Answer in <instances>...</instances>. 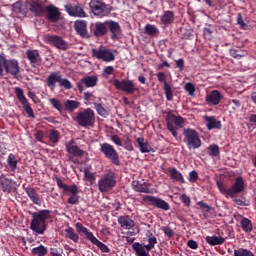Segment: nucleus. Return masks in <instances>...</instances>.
I'll return each instance as SVG.
<instances>
[{
  "label": "nucleus",
  "mask_w": 256,
  "mask_h": 256,
  "mask_svg": "<svg viewBox=\"0 0 256 256\" xmlns=\"http://www.w3.org/2000/svg\"><path fill=\"white\" fill-rule=\"evenodd\" d=\"M30 214L33 217L30 224V229L37 234H44V232L47 230V220L51 219V211L48 209H43Z\"/></svg>",
  "instance_id": "f257e3e1"
},
{
  "label": "nucleus",
  "mask_w": 256,
  "mask_h": 256,
  "mask_svg": "<svg viewBox=\"0 0 256 256\" xmlns=\"http://www.w3.org/2000/svg\"><path fill=\"white\" fill-rule=\"evenodd\" d=\"M4 71L14 79H18L21 72L19 61L16 59H7L4 53L0 54V77H4Z\"/></svg>",
  "instance_id": "f03ea898"
},
{
  "label": "nucleus",
  "mask_w": 256,
  "mask_h": 256,
  "mask_svg": "<svg viewBox=\"0 0 256 256\" xmlns=\"http://www.w3.org/2000/svg\"><path fill=\"white\" fill-rule=\"evenodd\" d=\"M56 184L59 189H63V194L68 196V204L78 205L80 203V188L77 185H66L59 177H56Z\"/></svg>",
  "instance_id": "7ed1b4c3"
},
{
  "label": "nucleus",
  "mask_w": 256,
  "mask_h": 256,
  "mask_svg": "<svg viewBox=\"0 0 256 256\" xmlns=\"http://www.w3.org/2000/svg\"><path fill=\"white\" fill-rule=\"evenodd\" d=\"M76 231L80 235H85L86 239L90 241L92 244L96 245L98 249H101L103 253H108L110 251L108 246L100 242L98 238L94 236L93 232L89 231L88 228L83 226L81 222L76 223Z\"/></svg>",
  "instance_id": "20e7f679"
},
{
  "label": "nucleus",
  "mask_w": 256,
  "mask_h": 256,
  "mask_svg": "<svg viewBox=\"0 0 256 256\" xmlns=\"http://www.w3.org/2000/svg\"><path fill=\"white\" fill-rule=\"evenodd\" d=\"M183 142L186 144L188 149L196 150L202 146L199 133L191 128L183 130Z\"/></svg>",
  "instance_id": "39448f33"
},
{
  "label": "nucleus",
  "mask_w": 256,
  "mask_h": 256,
  "mask_svg": "<svg viewBox=\"0 0 256 256\" xmlns=\"http://www.w3.org/2000/svg\"><path fill=\"white\" fill-rule=\"evenodd\" d=\"M185 124V119L182 116H176L172 114L171 111L168 112L166 116V125L167 129L170 131L171 135L174 138H177L178 132L177 129L183 128Z\"/></svg>",
  "instance_id": "423d86ee"
},
{
  "label": "nucleus",
  "mask_w": 256,
  "mask_h": 256,
  "mask_svg": "<svg viewBox=\"0 0 256 256\" xmlns=\"http://www.w3.org/2000/svg\"><path fill=\"white\" fill-rule=\"evenodd\" d=\"M76 122L84 128L93 127L95 124V112L91 108L77 113Z\"/></svg>",
  "instance_id": "0eeeda50"
},
{
  "label": "nucleus",
  "mask_w": 256,
  "mask_h": 256,
  "mask_svg": "<svg viewBox=\"0 0 256 256\" xmlns=\"http://www.w3.org/2000/svg\"><path fill=\"white\" fill-rule=\"evenodd\" d=\"M99 151L112 164L117 165V166L121 165L120 156H119L118 152L116 151L115 146H113L107 142H104V143L100 144Z\"/></svg>",
  "instance_id": "6e6552de"
},
{
  "label": "nucleus",
  "mask_w": 256,
  "mask_h": 256,
  "mask_svg": "<svg viewBox=\"0 0 256 256\" xmlns=\"http://www.w3.org/2000/svg\"><path fill=\"white\" fill-rule=\"evenodd\" d=\"M116 186L115 174L108 173L98 180V189L101 193H108Z\"/></svg>",
  "instance_id": "1a4fd4ad"
},
{
  "label": "nucleus",
  "mask_w": 256,
  "mask_h": 256,
  "mask_svg": "<svg viewBox=\"0 0 256 256\" xmlns=\"http://www.w3.org/2000/svg\"><path fill=\"white\" fill-rule=\"evenodd\" d=\"M89 32L91 37L103 38L108 34V20L91 22L89 25Z\"/></svg>",
  "instance_id": "9d476101"
},
{
  "label": "nucleus",
  "mask_w": 256,
  "mask_h": 256,
  "mask_svg": "<svg viewBox=\"0 0 256 256\" xmlns=\"http://www.w3.org/2000/svg\"><path fill=\"white\" fill-rule=\"evenodd\" d=\"M89 8L95 16L100 18L109 15L111 12L110 6L99 0L90 1Z\"/></svg>",
  "instance_id": "9b49d317"
},
{
  "label": "nucleus",
  "mask_w": 256,
  "mask_h": 256,
  "mask_svg": "<svg viewBox=\"0 0 256 256\" xmlns=\"http://www.w3.org/2000/svg\"><path fill=\"white\" fill-rule=\"evenodd\" d=\"M15 95L18 99V101L23 105L24 110L28 117L35 118L34 110L31 108V105L24 95V90L20 87H15L14 88Z\"/></svg>",
  "instance_id": "f8f14e48"
},
{
  "label": "nucleus",
  "mask_w": 256,
  "mask_h": 256,
  "mask_svg": "<svg viewBox=\"0 0 256 256\" xmlns=\"http://www.w3.org/2000/svg\"><path fill=\"white\" fill-rule=\"evenodd\" d=\"M143 202L163 211H168L171 209L170 204L167 201L155 196L146 195L143 197Z\"/></svg>",
  "instance_id": "ddd939ff"
},
{
  "label": "nucleus",
  "mask_w": 256,
  "mask_h": 256,
  "mask_svg": "<svg viewBox=\"0 0 256 256\" xmlns=\"http://www.w3.org/2000/svg\"><path fill=\"white\" fill-rule=\"evenodd\" d=\"M108 33L110 34V39L113 42L119 41L123 37V30L118 21L108 20Z\"/></svg>",
  "instance_id": "4468645a"
},
{
  "label": "nucleus",
  "mask_w": 256,
  "mask_h": 256,
  "mask_svg": "<svg viewBox=\"0 0 256 256\" xmlns=\"http://www.w3.org/2000/svg\"><path fill=\"white\" fill-rule=\"evenodd\" d=\"M92 57L104 62L115 61V54H113L110 49L106 48L92 49Z\"/></svg>",
  "instance_id": "2eb2a0df"
},
{
  "label": "nucleus",
  "mask_w": 256,
  "mask_h": 256,
  "mask_svg": "<svg viewBox=\"0 0 256 256\" xmlns=\"http://www.w3.org/2000/svg\"><path fill=\"white\" fill-rule=\"evenodd\" d=\"M44 13H46V19L50 23H58L61 20L60 9L53 4L46 5L44 8Z\"/></svg>",
  "instance_id": "dca6fc26"
},
{
  "label": "nucleus",
  "mask_w": 256,
  "mask_h": 256,
  "mask_svg": "<svg viewBox=\"0 0 256 256\" xmlns=\"http://www.w3.org/2000/svg\"><path fill=\"white\" fill-rule=\"evenodd\" d=\"M44 42L49 45L56 47L57 49L67 50L69 48L68 42L63 40L61 36L57 35H46L44 36Z\"/></svg>",
  "instance_id": "f3484780"
},
{
  "label": "nucleus",
  "mask_w": 256,
  "mask_h": 256,
  "mask_svg": "<svg viewBox=\"0 0 256 256\" xmlns=\"http://www.w3.org/2000/svg\"><path fill=\"white\" fill-rule=\"evenodd\" d=\"M74 30L76 34L81 38L89 39L91 38V32L88 31V21L84 19H77L74 22Z\"/></svg>",
  "instance_id": "a211bd4d"
},
{
  "label": "nucleus",
  "mask_w": 256,
  "mask_h": 256,
  "mask_svg": "<svg viewBox=\"0 0 256 256\" xmlns=\"http://www.w3.org/2000/svg\"><path fill=\"white\" fill-rule=\"evenodd\" d=\"M98 83L97 76H84L76 83V87L79 90V93L82 94L84 88H94Z\"/></svg>",
  "instance_id": "6ab92c4d"
},
{
  "label": "nucleus",
  "mask_w": 256,
  "mask_h": 256,
  "mask_svg": "<svg viewBox=\"0 0 256 256\" xmlns=\"http://www.w3.org/2000/svg\"><path fill=\"white\" fill-rule=\"evenodd\" d=\"M114 87L119 90V91H123L127 94H134L135 93V83L131 80H115L113 82Z\"/></svg>",
  "instance_id": "aec40b11"
},
{
  "label": "nucleus",
  "mask_w": 256,
  "mask_h": 256,
  "mask_svg": "<svg viewBox=\"0 0 256 256\" xmlns=\"http://www.w3.org/2000/svg\"><path fill=\"white\" fill-rule=\"evenodd\" d=\"M246 189L245 181L242 176H238L234 180V184L230 187V197L235 198L238 194L243 193Z\"/></svg>",
  "instance_id": "412c9836"
},
{
  "label": "nucleus",
  "mask_w": 256,
  "mask_h": 256,
  "mask_svg": "<svg viewBox=\"0 0 256 256\" xmlns=\"http://www.w3.org/2000/svg\"><path fill=\"white\" fill-rule=\"evenodd\" d=\"M65 10L68 13V15L72 17H80V18L88 17V14L85 12V10L80 4H76V5L67 4L65 5Z\"/></svg>",
  "instance_id": "4be33fe9"
},
{
  "label": "nucleus",
  "mask_w": 256,
  "mask_h": 256,
  "mask_svg": "<svg viewBox=\"0 0 256 256\" xmlns=\"http://www.w3.org/2000/svg\"><path fill=\"white\" fill-rule=\"evenodd\" d=\"M0 185L4 193H12L17 191V182L10 178L5 177L4 174H2L1 176Z\"/></svg>",
  "instance_id": "5701e85b"
},
{
  "label": "nucleus",
  "mask_w": 256,
  "mask_h": 256,
  "mask_svg": "<svg viewBox=\"0 0 256 256\" xmlns=\"http://www.w3.org/2000/svg\"><path fill=\"white\" fill-rule=\"evenodd\" d=\"M26 6L29 8V11L32 12L34 16L41 17L45 13L46 6L39 1H28L26 2Z\"/></svg>",
  "instance_id": "b1692460"
},
{
  "label": "nucleus",
  "mask_w": 256,
  "mask_h": 256,
  "mask_svg": "<svg viewBox=\"0 0 256 256\" xmlns=\"http://www.w3.org/2000/svg\"><path fill=\"white\" fill-rule=\"evenodd\" d=\"M132 189L134 192L152 194L151 185L148 182L132 181Z\"/></svg>",
  "instance_id": "393cba45"
},
{
  "label": "nucleus",
  "mask_w": 256,
  "mask_h": 256,
  "mask_svg": "<svg viewBox=\"0 0 256 256\" xmlns=\"http://www.w3.org/2000/svg\"><path fill=\"white\" fill-rule=\"evenodd\" d=\"M165 174L170 175V179L174 180L178 183L185 184L186 181L184 179V176L176 167H169L166 169Z\"/></svg>",
  "instance_id": "a878e982"
},
{
  "label": "nucleus",
  "mask_w": 256,
  "mask_h": 256,
  "mask_svg": "<svg viewBox=\"0 0 256 256\" xmlns=\"http://www.w3.org/2000/svg\"><path fill=\"white\" fill-rule=\"evenodd\" d=\"M61 72H52L49 76L46 78V85L48 88H50L52 91L56 88V83H61Z\"/></svg>",
  "instance_id": "bb28decb"
},
{
  "label": "nucleus",
  "mask_w": 256,
  "mask_h": 256,
  "mask_svg": "<svg viewBox=\"0 0 256 256\" xmlns=\"http://www.w3.org/2000/svg\"><path fill=\"white\" fill-rule=\"evenodd\" d=\"M118 224L121 228L131 230L135 228V221L130 218L129 215L118 216Z\"/></svg>",
  "instance_id": "cd10ccee"
},
{
  "label": "nucleus",
  "mask_w": 256,
  "mask_h": 256,
  "mask_svg": "<svg viewBox=\"0 0 256 256\" xmlns=\"http://www.w3.org/2000/svg\"><path fill=\"white\" fill-rule=\"evenodd\" d=\"M24 191L27 194V196L30 198L31 202H33L35 205L41 206L42 199L35 188L26 187L24 188Z\"/></svg>",
  "instance_id": "c85d7f7f"
},
{
  "label": "nucleus",
  "mask_w": 256,
  "mask_h": 256,
  "mask_svg": "<svg viewBox=\"0 0 256 256\" xmlns=\"http://www.w3.org/2000/svg\"><path fill=\"white\" fill-rule=\"evenodd\" d=\"M222 98L223 95L219 92V90L215 89L206 96L205 100L207 103L217 106L221 102Z\"/></svg>",
  "instance_id": "c756f323"
},
{
  "label": "nucleus",
  "mask_w": 256,
  "mask_h": 256,
  "mask_svg": "<svg viewBox=\"0 0 256 256\" xmlns=\"http://www.w3.org/2000/svg\"><path fill=\"white\" fill-rule=\"evenodd\" d=\"M66 151L77 158L83 157L85 153L79 146L73 144H66Z\"/></svg>",
  "instance_id": "7c9ffc66"
},
{
  "label": "nucleus",
  "mask_w": 256,
  "mask_h": 256,
  "mask_svg": "<svg viewBox=\"0 0 256 256\" xmlns=\"http://www.w3.org/2000/svg\"><path fill=\"white\" fill-rule=\"evenodd\" d=\"M205 121L207 122V128L208 130H214L218 129L220 130L222 128V123L220 120H217L216 117L212 116H206Z\"/></svg>",
  "instance_id": "2f4dec72"
},
{
  "label": "nucleus",
  "mask_w": 256,
  "mask_h": 256,
  "mask_svg": "<svg viewBox=\"0 0 256 256\" xmlns=\"http://www.w3.org/2000/svg\"><path fill=\"white\" fill-rule=\"evenodd\" d=\"M26 56L33 66L36 65V63L41 62V54L37 50H27Z\"/></svg>",
  "instance_id": "473e14b6"
},
{
  "label": "nucleus",
  "mask_w": 256,
  "mask_h": 256,
  "mask_svg": "<svg viewBox=\"0 0 256 256\" xmlns=\"http://www.w3.org/2000/svg\"><path fill=\"white\" fill-rule=\"evenodd\" d=\"M147 242L148 244H144V248L147 251H151L155 248V244L158 243L157 238L151 231L146 232Z\"/></svg>",
  "instance_id": "72a5a7b5"
},
{
  "label": "nucleus",
  "mask_w": 256,
  "mask_h": 256,
  "mask_svg": "<svg viewBox=\"0 0 256 256\" xmlns=\"http://www.w3.org/2000/svg\"><path fill=\"white\" fill-rule=\"evenodd\" d=\"M205 241L211 245L212 247H215L216 245H221L225 243V238L222 236H206Z\"/></svg>",
  "instance_id": "f704fd0d"
},
{
  "label": "nucleus",
  "mask_w": 256,
  "mask_h": 256,
  "mask_svg": "<svg viewBox=\"0 0 256 256\" xmlns=\"http://www.w3.org/2000/svg\"><path fill=\"white\" fill-rule=\"evenodd\" d=\"M137 143L140 147L141 153H149V152L153 151V148L151 147L149 142L147 140H145V138H143V136H141L140 138L137 139Z\"/></svg>",
  "instance_id": "c9c22d12"
},
{
  "label": "nucleus",
  "mask_w": 256,
  "mask_h": 256,
  "mask_svg": "<svg viewBox=\"0 0 256 256\" xmlns=\"http://www.w3.org/2000/svg\"><path fill=\"white\" fill-rule=\"evenodd\" d=\"M65 110L68 112H74L75 109H79L81 102L77 100L68 99L64 102Z\"/></svg>",
  "instance_id": "e433bc0d"
},
{
  "label": "nucleus",
  "mask_w": 256,
  "mask_h": 256,
  "mask_svg": "<svg viewBox=\"0 0 256 256\" xmlns=\"http://www.w3.org/2000/svg\"><path fill=\"white\" fill-rule=\"evenodd\" d=\"M66 232V238L72 240L75 243L79 242L80 236L74 231V228L71 226H68L65 230Z\"/></svg>",
  "instance_id": "4c0bfd02"
},
{
  "label": "nucleus",
  "mask_w": 256,
  "mask_h": 256,
  "mask_svg": "<svg viewBox=\"0 0 256 256\" xmlns=\"http://www.w3.org/2000/svg\"><path fill=\"white\" fill-rule=\"evenodd\" d=\"M18 160H17V157L15 154L11 153L8 155V158H7V163H8V166L9 168L15 172L18 168Z\"/></svg>",
  "instance_id": "58836bf2"
},
{
  "label": "nucleus",
  "mask_w": 256,
  "mask_h": 256,
  "mask_svg": "<svg viewBox=\"0 0 256 256\" xmlns=\"http://www.w3.org/2000/svg\"><path fill=\"white\" fill-rule=\"evenodd\" d=\"M174 21V13L171 10H167L162 16H161V22L164 25H169Z\"/></svg>",
  "instance_id": "ea45409f"
},
{
  "label": "nucleus",
  "mask_w": 256,
  "mask_h": 256,
  "mask_svg": "<svg viewBox=\"0 0 256 256\" xmlns=\"http://www.w3.org/2000/svg\"><path fill=\"white\" fill-rule=\"evenodd\" d=\"M240 225H241L242 230H243L245 233H251L252 230H253L252 221L249 220V219H247V218H243V219L240 221Z\"/></svg>",
  "instance_id": "a19ab883"
},
{
  "label": "nucleus",
  "mask_w": 256,
  "mask_h": 256,
  "mask_svg": "<svg viewBox=\"0 0 256 256\" xmlns=\"http://www.w3.org/2000/svg\"><path fill=\"white\" fill-rule=\"evenodd\" d=\"M145 32L149 36H158L160 33L159 29L156 26L151 25V24H147L145 26Z\"/></svg>",
  "instance_id": "79ce46f5"
},
{
  "label": "nucleus",
  "mask_w": 256,
  "mask_h": 256,
  "mask_svg": "<svg viewBox=\"0 0 256 256\" xmlns=\"http://www.w3.org/2000/svg\"><path fill=\"white\" fill-rule=\"evenodd\" d=\"M133 250L136 252L138 256H147L148 254L145 252V245L143 246L140 243L133 244Z\"/></svg>",
  "instance_id": "37998d69"
},
{
  "label": "nucleus",
  "mask_w": 256,
  "mask_h": 256,
  "mask_svg": "<svg viewBox=\"0 0 256 256\" xmlns=\"http://www.w3.org/2000/svg\"><path fill=\"white\" fill-rule=\"evenodd\" d=\"M48 138L50 142L57 143L60 140V133L58 130L51 129L49 130Z\"/></svg>",
  "instance_id": "c03bdc74"
},
{
  "label": "nucleus",
  "mask_w": 256,
  "mask_h": 256,
  "mask_svg": "<svg viewBox=\"0 0 256 256\" xmlns=\"http://www.w3.org/2000/svg\"><path fill=\"white\" fill-rule=\"evenodd\" d=\"M216 185L220 191V193L226 197H230V188L228 189L224 184L223 181L219 180L216 182Z\"/></svg>",
  "instance_id": "a18cd8bd"
},
{
  "label": "nucleus",
  "mask_w": 256,
  "mask_h": 256,
  "mask_svg": "<svg viewBox=\"0 0 256 256\" xmlns=\"http://www.w3.org/2000/svg\"><path fill=\"white\" fill-rule=\"evenodd\" d=\"M32 253L37 256H45L48 253V249L45 246L40 245L38 247H34Z\"/></svg>",
  "instance_id": "49530a36"
},
{
  "label": "nucleus",
  "mask_w": 256,
  "mask_h": 256,
  "mask_svg": "<svg viewBox=\"0 0 256 256\" xmlns=\"http://www.w3.org/2000/svg\"><path fill=\"white\" fill-rule=\"evenodd\" d=\"M163 89H164L167 101L169 102L172 101L174 96H173V90L171 85L168 83H165Z\"/></svg>",
  "instance_id": "de8ad7c7"
},
{
  "label": "nucleus",
  "mask_w": 256,
  "mask_h": 256,
  "mask_svg": "<svg viewBox=\"0 0 256 256\" xmlns=\"http://www.w3.org/2000/svg\"><path fill=\"white\" fill-rule=\"evenodd\" d=\"M50 104L54 107V109H56V111H58L60 113L64 111V106L61 104L59 99L51 98Z\"/></svg>",
  "instance_id": "09e8293b"
},
{
  "label": "nucleus",
  "mask_w": 256,
  "mask_h": 256,
  "mask_svg": "<svg viewBox=\"0 0 256 256\" xmlns=\"http://www.w3.org/2000/svg\"><path fill=\"white\" fill-rule=\"evenodd\" d=\"M209 156L211 157H218L220 155V148L217 144H212L208 147Z\"/></svg>",
  "instance_id": "8fccbe9b"
},
{
  "label": "nucleus",
  "mask_w": 256,
  "mask_h": 256,
  "mask_svg": "<svg viewBox=\"0 0 256 256\" xmlns=\"http://www.w3.org/2000/svg\"><path fill=\"white\" fill-rule=\"evenodd\" d=\"M234 256H254V254L248 249L239 248L234 250Z\"/></svg>",
  "instance_id": "3c124183"
},
{
  "label": "nucleus",
  "mask_w": 256,
  "mask_h": 256,
  "mask_svg": "<svg viewBox=\"0 0 256 256\" xmlns=\"http://www.w3.org/2000/svg\"><path fill=\"white\" fill-rule=\"evenodd\" d=\"M60 87L65 88L66 90L73 89V84L68 80V78H60Z\"/></svg>",
  "instance_id": "603ef678"
},
{
  "label": "nucleus",
  "mask_w": 256,
  "mask_h": 256,
  "mask_svg": "<svg viewBox=\"0 0 256 256\" xmlns=\"http://www.w3.org/2000/svg\"><path fill=\"white\" fill-rule=\"evenodd\" d=\"M124 143V149L129 151V152H132L134 151V146H133V143H132V139L129 138V136H126L125 140L123 141Z\"/></svg>",
  "instance_id": "864d4df0"
},
{
  "label": "nucleus",
  "mask_w": 256,
  "mask_h": 256,
  "mask_svg": "<svg viewBox=\"0 0 256 256\" xmlns=\"http://www.w3.org/2000/svg\"><path fill=\"white\" fill-rule=\"evenodd\" d=\"M94 108L98 112L99 116H106L107 115V110L103 107L102 104H98L97 102H94Z\"/></svg>",
  "instance_id": "5fc2aeb1"
},
{
  "label": "nucleus",
  "mask_w": 256,
  "mask_h": 256,
  "mask_svg": "<svg viewBox=\"0 0 256 256\" xmlns=\"http://www.w3.org/2000/svg\"><path fill=\"white\" fill-rule=\"evenodd\" d=\"M84 174H85V180L92 182L96 180V176L89 168L84 169Z\"/></svg>",
  "instance_id": "6e6d98bb"
},
{
  "label": "nucleus",
  "mask_w": 256,
  "mask_h": 256,
  "mask_svg": "<svg viewBox=\"0 0 256 256\" xmlns=\"http://www.w3.org/2000/svg\"><path fill=\"white\" fill-rule=\"evenodd\" d=\"M184 90L189 93V95L194 96L196 92V87L193 83H186L184 85Z\"/></svg>",
  "instance_id": "4d7b16f0"
},
{
  "label": "nucleus",
  "mask_w": 256,
  "mask_h": 256,
  "mask_svg": "<svg viewBox=\"0 0 256 256\" xmlns=\"http://www.w3.org/2000/svg\"><path fill=\"white\" fill-rule=\"evenodd\" d=\"M229 53H230V56L233 57L234 59H241L242 57L245 56L244 53H240V51L237 49H230Z\"/></svg>",
  "instance_id": "13d9d810"
},
{
  "label": "nucleus",
  "mask_w": 256,
  "mask_h": 256,
  "mask_svg": "<svg viewBox=\"0 0 256 256\" xmlns=\"http://www.w3.org/2000/svg\"><path fill=\"white\" fill-rule=\"evenodd\" d=\"M13 7H14V11H15V12L21 13V14H23V15H27V14H28V10H24V9L21 7V3H20V2L14 3Z\"/></svg>",
  "instance_id": "bf43d9fd"
},
{
  "label": "nucleus",
  "mask_w": 256,
  "mask_h": 256,
  "mask_svg": "<svg viewBox=\"0 0 256 256\" xmlns=\"http://www.w3.org/2000/svg\"><path fill=\"white\" fill-rule=\"evenodd\" d=\"M111 141L114 142L115 145L118 146V147H123L124 146V144L122 142V139L117 134H114V135L111 136Z\"/></svg>",
  "instance_id": "052dcab7"
},
{
  "label": "nucleus",
  "mask_w": 256,
  "mask_h": 256,
  "mask_svg": "<svg viewBox=\"0 0 256 256\" xmlns=\"http://www.w3.org/2000/svg\"><path fill=\"white\" fill-rule=\"evenodd\" d=\"M197 205L203 210L205 211L206 213H210L211 211V207L209 206L208 203H205L204 201H199L197 202Z\"/></svg>",
  "instance_id": "680f3d73"
},
{
  "label": "nucleus",
  "mask_w": 256,
  "mask_h": 256,
  "mask_svg": "<svg viewBox=\"0 0 256 256\" xmlns=\"http://www.w3.org/2000/svg\"><path fill=\"white\" fill-rule=\"evenodd\" d=\"M162 231L164 232L165 235H167V237L169 238H173L175 235V232L172 230L171 227L169 226H164L162 227Z\"/></svg>",
  "instance_id": "e2e57ef3"
},
{
  "label": "nucleus",
  "mask_w": 256,
  "mask_h": 256,
  "mask_svg": "<svg viewBox=\"0 0 256 256\" xmlns=\"http://www.w3.org/2000/svg\"><path fill=\"white\" fill-rule=\"evenodd\" d=\"M198 179H199V176H198L196 170H192V172L189 173V181L191 183H195V182H197Z\"/></svg>",
  "instance_id": "0e129e2a"
},
{
  "label": "nucleus",
  "mask_w": 256,
  "mask_h": 256,
  "mask_svg": "<svg viewBox=\"0 0 256 256\" xmlns=\"http://www.w3.org/2000/svg\"><path fill=\"white\" fill-rule=\"evenodd\" d=\"M237 24L241 26V29H246L247 24L244 22L241 14H238L236 17Z\"/></svg>",
  "instance_id": "69168bd1"
},
{
  "label": "nucleus",
  "mask_w": 256,
  "mask_h": 256,
  "mask_svg": "<svg viewBox=\"0 0 256 256\" xmlns=\"http://www.w3.org/2000/svg\"><path fill=\"white\" fill-rule=\"evenodd\" d=\"M176 67L180 70V72L184 71L185 69V60L184 59H179L175 61Z\"/></svg>",
  "instance_id": "338daca9"
},
{
  "label": "nucleus",
  "mask_w": 256,
  "mask_h": 256,
  "mask_svg": "<svg viewBox=\"0 0 256 256\" xmlns=\"http://www.w3.org/2000/svg\"><path fill=\"white\" fill-rule=\"evenodd\" d=\"M94 99H95V96L93 95V93H89V92L84 93V100L86 102L94 101Z\"/></svg>",
  "instance_id": "774afa93"
}]
</instances>
